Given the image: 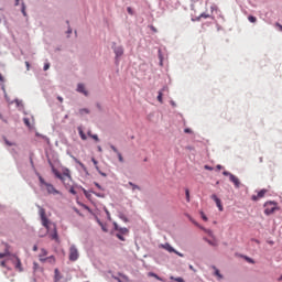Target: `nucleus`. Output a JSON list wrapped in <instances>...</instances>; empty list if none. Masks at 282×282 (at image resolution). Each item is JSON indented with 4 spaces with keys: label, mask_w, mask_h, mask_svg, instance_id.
<instances>
[{
    "label": "nucleus",
    "mask_w": 282,
    "mask_h": 282,
    "mask_svg": "<svg viewBox=\"0 0 282 282\" xmlns=\"http://www.w3.org/2000/svg\"><path fill=\"white\" fill-rule=\"evenodd\" d=\"M78 164H79V166H82V167H84V166H85V164H83L82 162H78Z\"/></svg>",
    "instance_id": "13d9d810"
},
{
    "label": "nucleus",
    "mask_w": 282,
    "mask_h": 282,
    "mask_svg": "<svg viewBox=\"0 0 282 282\" xmlns=\"http://www.w3.org/2000/svg\"><path fill=\"white\" fill-rule=\"evenodd\" d=\"M127 12H128L129 14H133V10L131 9V7H128V8H127Z\"/></svg>",
    "instance_id": "a19ab883"
},
{
    "label": "nucleus",
    "mask_w": 282,
    "mask_h": 282,
    "mask_svg": "<svg viewBox=\"0 0 282 282\" xmlns=\"http://www.w3.org/2000/svg\"><path fill=\"white\" fill-rule=\"evenodd\" d=\"M128 184H129V186L132 187V191H140V186L133 184L132 182H129Z\"/></svg>",
    "instance_id": "aec40b11"
},
{
    "label": "nucleus",
    "mask_w": 282,
    "mask_h": 282,
    "mask_svg": "<svg viewBox=\"0 0 282 282\" xmlns=\"http://www.w3.org/2000/svg\"><path fill=\"white\" fill-rule=\"evenodd\" d=\"M121 279L120 278H115L116 281L118 282H129V278L127 275H122L120 274Z\"/></svg>",
    "instance_id": "4468645a"
},
{
    "label": "nucleus",
    "mask_w": 282,
    "mask_h": 282,
    "mask_svg": "<svg viewBox=\"0 0 282 282\" xmlns=\"http://www.w3.org/2000/svg\"><path fill=\"white\" fill-rule=\"evenodd\" d=\"M279 25V28H280V30H281V32H282V25L281 24H278Z\"/></svg>",
    "instance_id": "e2e57ef3"
},
{
    "label": "nucleus",
    "mask_w": 282,
    "mask_h": 282,
    "mask_svg": "<svg viewBox=\"0 0 282 282\" xmlns=\"http://www.w3.org/2000/svg\"><path fill=\"white\" fill-rule=\"evenodd\" d=\"M57 100H59L61 102H63V97L58 96Z\"/></svg>",
    "instance_id": "3c124183"
},
{
    "label": "nucleus",
    "mask_w": 282,
    "mask_h": 282,
    "mask_svg": "<svg viewBox=\"0 0 282 282\" xmlns=\"http://www.w3.org/2000/svg\"><path fill=\"white\" fill-rule=\"evenodd\" d=\"M37 250H39V246L35 245V246L33 247V252H36Z\"/></svg>",
    "instance_id": "de8ad7c7"
},
{
    "label": "nucleus",
    "mask_w": 282,
    "mask_h": 282,
    "mask_svg": "<svg viewBox=\"0 0 282 282\" xmlns=\"http://www.w3.org/2000/svg\"><path fill=\"white\" fill-rule=\"evenodd\" d=\"M4 143L7 144V147H17V143L9 141L7 138H4Z\"/></svg>",
    "instance_id": "6ab92c4d"
},
{
    "label": "nucleus",
    "mask_w": 282,
    "mask_h": 282,
    "mask_svg": "<svg viewBox=\"0 0 282 282\" xmlns=\"http://www.w3.org/2000/svg\"><path fill=\"white\" fill-rule=\"evenodd\" d=\"M229 182H232L236 188H239V186H241V181H239V177H237L235 174H230Z\"/></svg>",
    "instance_id": "6e6552de"
},
{
    "label": "nucleus",
    "mask_w": 282,
    "mask_h": 282,
    "mask_svg": "<svg viewBox=\"0 0 282 282\" xmlns=\"http://www.w3.org/2000/svg\"><path fill=\"white\" fill-rule=\"evenodd\" d=\"M279 210V205L275 202L264 203V215H274Z\"/></svg>",
    "instance_id": "20e7f679"
},
{
    "label": "nucleus",
    "mask_w": 282,
    "mask_h": 282,
    "mask_svg": "<svg viewBox=\"0 0 282 282\" xmlns=\"http://www.w3.org/2000/svg\"><path fill=\"white\" fill-rule=\"evenodd\" d=\"M278 281H282V275L278 279Z\"/></svg>",
    "instance_id": "338daca9"
},
{
    "label": "nucleus",
    "mask_w": 282,
    "mask_h": 282,
    "mask_svg": "<svg viewBox=\"0 0 282 282\" xmlns=\"http://www.w3.org/2000/svg\"><path fill=\"white\" fill-rule=\"evenodd\" d=\"M216 206H218L220 212L224 210V206L221 205V202L218 205H216Z\"/></svg>",
    "instance_id": "a18cd8bd"
},
{
    "label": "nucleus",
    "mask_w": 282,
    "mask_h": 282,
    "mask_svg": "<svg viewBox=\"0 0 282 282\" xmlns=\"http://www.w3.org/2000/svg\"><path fill=\"white\" fill-rule=\"evenodd\" d=\"M80 116H84V113H89V109L83 108L79 110Z\"/></svg>",
    "instance_id": "b1692460"
},
{
    "label": "nucleus",
    "mask_w": 282,
    "mask_h": 282,
    "mask_svg": "<svg viewBox=\"0 0 282 282\" xmlns=\"http://www.w3.org/2000/svg\"><path fill=\"white\" fill-rule=\"evenodd\" d=\"M189 270H193V265H189Z\"/></svg>",
    "instance_id": "774afa93"
},
{
    "label": "nucleus",
    "mask_w": 282,
    "mask_h": 282,
    "mask_svg": "<svg viewBox=\"0 0 282 282\" xmlns=\"http://www.w3.org/2000/svg\"><path fill=\"white\" fill-rule=\"evenodd\" d=\"M90 138L93 140H95V142H100V139L98 138V134H93V135H90Z\"/></svg>",
    "instance_id": "bb28decb"
},
{
    "label": "nucleus",
    "mask_w": 282,
    "mask_h": 282,
    "mask_svg": "<svg viewBox=\"0 0 282 282\" xmlns=\"http://www.w3.org/2000/svg\"><path fill=\"white\" fill-rule=\"evenodd\" d=\"M215 203H216V205H218L221 203V199L218 198Z\"/></svg>",
    "instance_id": "864d4df0"
},
{
    "label": "nucleus",
    "mask_w": 282,
    "mask_h": 282,
    "mask_svg": "<svg viewBox=\"0 0 282 282\" xmlns=\"http://www.w3.org/2000/svg\"><path fill=\"white\" fill-rule=\"evenodd\" d=\"M223 175H225L226 177H229V180H230V175H232V173H230L228 171H224Z\"/></svg>",
    "instance_id": "473e14b6"
},
{
    "label": "nucleus",
    "mask_w": 282,
    "mask_h": 282,
    "mask_svg": "<svg viewBox=\"0 0 282 282\" xmlns=\"http://www.w3.org/2000/svg\"><path fill=\"white\" fill-rule=\"evenodd\" d=\"M116 237H118L120 241H124V236H122V234L118 232Z\"/></svg>",
    "instance_id": "2f4dec72"
},
{
    "label": "nucleus",
    "mask_w": 282,
    "mask_h": 282,
    "mask_svg": "<svg viewBox=\"0 0 282 282\" xmlns=\"http://www.w3.org/2000/svg\"><path fill=\"white\" fill-rule=\"evenodd\" d=\"M21 0H15V6H19V2H20Z\"/></svg>",
    "instance_id": "bf43d9fd"
},
{
    "label": "nucleus",
    "mask_w": 282,
    "mask_h": 282,
    "mask_svg": "<svg viewBox=\"0 0 282 282\" xmlns=\"http://www.w3.org/2000/svg\"><path fill=\"white\" fill-rule=\"evenodd\" d=\"M91 162L95 164V166H97L98 167V161L96 160V159H91Z\"/></svg>",
    "instance_id": "79ce46f5"
},
{
    "label": "nucleus",
    "mask_w": 282,
    "mask_h": 282,
    "mask_svg": "<svg viewBox=\"0 0 282 282\" xmlns=\"http://www.w3.org/2000/svg\"><path fill=\"white\" fill-rule=\"evenodd\" d=\"M173 252H174L175 254H177L178 257H184V254L181 253L180 251L174 250Z\"/></svg>",
    "instance_id": "37998d69"
},
{
    "label": "nucleus",
    "mask_w": 282,
    "mask_h": 282,
    "mask_svg": "<svg viewBox=\"0 0 282 282\" xmlns=\"http://www.w3.org/2000/svg\"><path fill=\"white\" fill-rule=\"evenodd\" d=\"M214 270H215V275L218 276L219 279H224V275H221V273L219 272V269H216L214 267Z\"/></svg>",
    "instance_id": "412c9836"
},
{
    "label": "nucleus",
    "mask_w": 282,
    "mask_h": 282,
    "mask_svg": "<svg viewBox=\"0 0 282 282\" xmlns=\"http://www.w3.org/2000/svg\"><path fill=\"white\" fill-rule=\"evenodd\" d=\"M265 193H268V189H261L257 195H252V202H259V199H263V197H265Z\"/></svg>",
    "instance_id": "423d86ee"
},
{
    "label": "nucleus",
    "mask_w": 282,
    "mask_h": 282,
    "mask_svg": "<svg viewBox=\"0 0 282 282\" xmlns=\"http://www.w3.org/2000/svg\"><path fill=\"white\" fill-rule=\"evenodd\" d=\"M171 280L172 281H176V282H184V279H182V278H173V276H171Z\"/></svg>",
    "instance_id": "cd10ccee"
},
{
    "label": "nucleus",
    "mask_w": 282,
    "mask_h": 282,
    "mask_svg": "<svg viewBox=\"0 0 282 282\" xmlns=\"http://www.w3.org/2000/svg\"><path fill=\"white\" fill-rule=\"evenodd\" d=\"M207 243H209V246H217V241L207 240Z\"/></svg>",
    "instance_id": "c9c22d12"
},
{
    "label": "nucleus",
    "mask_w": 282,
    "mask_h": 282,
    "mask_svg": "<svg viewBox=\"0 0 282 282\" xmlns=\"http://www.w3.org/2000/svg\"><path fill=\"white\" fill-rule=\"evenodd\" d=\"M13 263L15 265V270H18L19 272H23V267L21 264V259H19L18 257H13Z\"/></svg>",
    "instance_id": "1a4fd4ad"
},
{
    "label": "nucleus",
    "mask_w": 282,
    "mask_h": 282,
    "mask_svg": "<svg viewBox=\"0 0 282 282\" xmlns=\"http://www.w3.org/2000/svg\"><path fill=\"white\" fill-rule=\"evenodd\" d=\"M84 208H86V210H89V207L87 205H84Z\"/></svg>",
    "instance_id": "052dcab7"
},
{
    "label": "nucleus",
    "mask_w": 282,
    "mask_h": 282,
    "mask_svg": "<svg viewBox=\"0 0 282 282\" xmlns=\"http://www.w3.org/2000/svg\"><path fill=\"white\" fill-rule=\"evenodd\" d=\"M149 276H154V279H158L160 281V276H158V274L155 273H149Z\"/></svg>",
    "instance_id": "e433bc0d"
},
{
    "label": "nucleus",
    "mask_w": 282,
    "mask_h": 282,
    "mask_svg": "<svg viewBox=\"0 0 282 282\" xmlns=\"http://www.w3.org/2000/svg\"><path fill=\"white\" fill-rule=\"evenodd\" d=\"M78 133L82 140H87V134H85L83 128H78Z\"/></svg>",
    "instance_id": "dca6fc26"
},
{
    "label": "nucleus",
    "mask_w": 282,
    "mask_h": 282,
    "mask_svg": "<svg viewBox=\"0 0 282 282\" xmlns=\"http://www.w3.org/2000/svg\"><path fill=\"white\" fill-rule=\"evenodd\" d=\"M54 274H55V282L61 281L62 276H61V271H58V269H55Z\"/></svg>",
    "instance_id": "2eb2a0df"
},
{
    "label": "nucleus",
    "mask_w": 282,
    "mask_h": 282,
    "mask_svg": "<svg viewBox=\"0 0 282 282\" xmlns=\"http://www.w3.org/2000/svg\"><path fill=\"white\" fill-rule=\"evenodd\" d=\"M95 186H96L97 188H101L100 184H98V183H95Z\"/></svg>",
    "instance_id": "603ef678"
},
{
    "label": "nucleus",
    "mask_w": 282,
    "mask_h": 282,
    "mask_svg": "<svg viewBox=\"0 0 282 282\" xmlns=\"http://www.w3.org/2000/svg\"><path fill=\"white\" fill-rule=\"evenodd\" d=\"M68 34H72V29H68Z\"/></svg>",
    "instance_id": "0e129e2a"
},
{
    "label": "nucleus",
    "mask_w": 282,
    "mask_h": 282,
    "mask_svg": "<svg viewBox=\"0 0 282 282\" xmlns=\"http://www.w3.org/2000/svg\"><path fill=\"white\" fill-rule=\"evenodd\" d=\"M184 133H193V130H191V128H186V129L184 130Z\"/></svg>",
    "instance_id": "58836bf2"
},
{
    "label": "nucleus",
    "mask_w": 282,
    "mask_h": 282,
    "mask_svg": "<svg viewBox=\"0 0 282 282\" xmlns=\"http://www.w3.org/2000/svg\"><path fill=\"white\" fill-rule=\"evenodd\" d=\"M165 89L166 88H163L162 90H160L159 95H158V100H159V102H161V105H162V102H164V100L162 99V96H163L162 91H164Z\"/></svg>",
    "instance_id": "a211bd4d"
},
{
    "label": "nucleus",
    "mask_w": 282,
    "mask_h": 282,
    "mask_svg": "<svg viewBox=\"0 0 282 282\" xmlns=\"http://www.w3.org/2000/svg\"><path fill=\"white\" fill-rule=\"evenodd\" d=\"M216 169H217L218 171H221V169H224V167H223L221 165H217Z\"/></svg>",
    "instance_id": "8fccbe9b"
},
{
    "label": "nucleus",
    "mask_w": 282,
    "mask_h": 282,
    "mask_svg": "<svg viewBox=\"0 0 282 282\" xmlns=\"http://www.w3.org/2000/svg\"><path fill=\"white\" fill-rule=\"evenodd\" d=\"M185 195H186L187 202H191V192L188 189H185Z\"/></svg>",
    "instance_id": "a878e982"
},
{
    "label": "nucleus",
    "mask_w": 282,
    "mask_h": 282,
    "mask_svg": "<svg viewBox=\"0 0 282 282\" xmlns=\"http://www.w3.org/2000/svg\"><path fill=\"white\" fill-rule=\"evenodd\" d=\"M22 14L24 17H28V13L25 12V4L24 3H22Z\"/></svg>",
    "instance_id": "f704fd0d"
},
{
    "label": "nucleus",
    "mask_w": 282,
    "mask_h": 282,
    "mask_svg": "<svg viewBox=\"0 0 282 282\" xmlns=\"http://www.w3.org/2000/svg\"><path fill=\"white\" fill-rule=\"evenodd\" d=\"M79 257H80V254L78 253V248H76L75 245H72L69 247V251H68L69 261H78Z\"/></svg>",
    "instance_id": "39448f33"
},
{
    "label": "nucleus",
    "mask_w": 282,
    "mask_h": 282,
    "mask_svg": "<svg viewBox=\"0 0 282 282\" xmlns=\"http://www.w3.org/2000/svg\"><path fill=\"white\" fill-rule=\"evenodd\" d=\"M23 122H24V124L26 126V127H29V129H30V119H28V118H24L23 119Z\"/></svg>",
    "instance_id": "c756f323"
},
{
    "label": "nucleus",
    "mask_w": 282,
    "mask_h": 282,
    "mask_svg": "<svg viewBox=\"0 0 282 282\" xmlns=\"http://www.w3.org/2000/svg\"><path fill=\"white\" fill-rule=\"evenodd\" d=\"M50 69V63L44 64V72H47Z\"/></svg>",
    "instance_id": "4c0bfd02"
},
{
    "label": "nucleus",
    "mask_w": 282,
    "mask_h": 282,
    "mask_svg": "<svg viewBox=\"0 0 282 282\" xmlns=\"http://www.w3.org/2000/svg\"><path fill=\"white\" fill-rule=\"evenodd\" d=\"M104 177H107V174H105V173H100Z\"/></svg>",
    "instance_id": "680f3d73"
},
{
    "label": "nucleus",
    "mask_w": 282,
    "mask_h": 282,
    "mask_svg": "<svg viewBox=\"0 0 282 282\" xmlns=\"http://www.w3.org/2000/svg\"><path fill=\"white\" fill-rule=\"evenodd\" d=\"M162 248H164V250H167V252H175V249L169 243L163 245Z\"/></svg>",
    "instance_id": "ddd939ff"
},
{
    "label": "nucleus",
    "mask_w": 282,
    "mask_h": 282,
    "mask_svg": "<svg viewBox=\"0 0 282 282\" xmlns=\"http://www.w3.org/2000/svg\"><path fill=\"white\" fill-rule=\"evenodd\" d=\"M212 199H214L215 202H217L219 199V197H217L215 194L212 195Z\"/></svg>",
    "instance_id": "c03bdc74"
},
{
    "label": "nucleus",
    "mask_w": 282,
    "mask_h": 282,
    "mask_svg": "<svg viewBox=\"0 0 282 282\" xmlns=\"http://www.w3.org/2000/svg\"><path fill=\"white\" fill-rule=\"evenodd\" d=\"M39 214L41 217L42 226L46 228L51 239L53 241H58V230H56V225L52 224L45 214V208L39 206Z\"/></svg>",
    "instance_id": "f03ea898"
},
{
    "label": "nucleus",
    "mask_w": 282,
    "mask_h": 282,
    "mask_svg": "<svg viewBox=\"0 0 282 282\" xmlns=\"http://www.w3.org/2000/svg\"><path fill=\"white\" fill-rule=\"evenodd\" d=\"M0 83H3V76L0 74Z\"/></svg>",
    "instance_id": "5fc2aeb1"
},
{
    "label": "nucleus",
    "mask_w": 282,
    "mask_h": 282,
    "mask_svg": "<svg viewBox=\"0 0 282 282\" xmlns=\"http://www.w3.org/2000/svg\"><path fill=\"white\" fill-rule=\"evenodd\" d=\"M26 69L30 70V62H25Z\"/></svg>",
    "instance_id": "49530a36"
},
{
    "label": "nucleus",
    "mask_w": 282,
    "mask_h": 282,
    "mask_svg": "<svg viewBox=\"0 0 282 282\" xmlns=\"http://www.w3.org/2000/svg\"><path fill=\"white\" fill-rule=\"evenodd\" d=\"M98 151H99V153H102V148L98 147Z\"/></svg>",
    "instance_id": "6e6d98bb"
},
{
    "label": "nucleus",
    "mask_w": 282,
    "mask_h": 282,
    "mask_svg": "<svg viewBox=\"0 0 282 282\" xmlns=\"http://www.w3.org/2000/svg\"><path fill=\"white\" fill-rule=\"evenodd\" d=\"M204 169L205 171H213V167H210V165H205Z\"/></svg>",
    "instance_id": "ea45409f"
},
{
    "label": "nucleus",
    "mask_w": 282,
    "mask_h": 282,
    "mask_svg": "<svg viewBox=\"0 0 282 282\" xmlns=\"http://www.w3.org/2000/svg\"><path fill=\"white\" fill-rule=\"evenodd\" d=\"M0 265H1L2 268H6V261H1V262H0Z\"/></svg>",
    "instance_id": "09e8293b"
},
{
    "label": "nucleus",
    "mask_w": 282,
    "mask_h": 282,
    "mask_svg": "<svg viewBox=\"0 0 282 282\" xmlns=\"http://www.w3.org/2000/svg\"><path fill=\"white\" fill-rule=\"evenodd\" d=\"M87 133H88L89 138H91V135H94V134H91V131H88Z\"/></svg>",
    "instance_id": "4d7b16f0"
},
{
    "label": "nucleus",
    "mask_w": 282,
    "mask_h": 282,
    "mask_svg": "<svg viewBox=\"0 0 282 282\" xmlns=\"http://www.w3.org/2000/svg\"><path fill=\"white\" fill-rule=\"evenodd\" d=\"M77 91L78 94H83L84 96H89V91H87V88H85V84H78Z\"/></svg>",
    "instance_id": "9d476101"
},
{
    "label": "nucleus",
    "mask_w": 282,
    "mask_h": 282,
    "mask_svg": "<svg viewBox=\"0 0 282 282\" xmlns=\"http://www.w3.org/2000/svg\"><path fill=\"white\" fill-rule=\"evenodd\" d=\"M10 254V251H6L3 253H0V259H3L4 257H8Z\"/></svg>",
    "instance_id": "c85d7f7f"
},
{
    "label": "nucleus",
    "mask_w": 282,
    "mask_h": 282,
    "mask_svg": "<svg viewBox=\"0 0 282 282\" xmlns=\"http://www.w3.org/2000/svg\"><path fill=\"white\" fill-rule=\"evenodd\" d=\"M39 181H40V187L42 188V191H46V193H48V195H59L61 194V192H58V189L54 188V185L45 182V178H43V176H39Z\"/></svg>",
    "instance_id": "7ed1b4c3"
},
{
    "label": "nucleus",
    "mask_w": 282,
    "mask_h": 282,
    "mask_svg": "<svg viewBox=\"0 0 282 282\" xmlns=\"http://www.w3.org/2000/svg\"><path fill=\"white\" fill-rule=\"evenodd\" d=\"M119 162H124V158H122V153L117 154Z\"/></svg>",
    "instance_id": "7c9ffc66"
},
{
    "label": "nucleus",
    "mask_w": 282,
    "mask_h": 282,
    "mask_svg": "<svg viewBox=\"0 0 282 282\" xmlns=\"http://www.w3.org/2000/svg\"><path fill=\"white\" fill-rule=\"evenodd\" d=\"M40 260L41 259H45V257H47V250H45V249H41V253H40Z\"/></svg>",
    "instance_id": "f3484780"
},
{
    "label": "nucleus",
    "mask_w": 282,
    "mask_h": 282,
    "mask_svg": "<svg viewBox=\"0 0 282 282\" xmlns=\"http://www.w3.org/2000/svg\"><path fill=\"white\" fill-rule=\"evenodd\" d=\"M41 263H56V258H54V256H51V257H46V258H41L40 259Z\"/></svg>",
    "instance_id": "9b49d317"
},
{
    "label": "nucleus",
    "mask_w": 282,
    "mask_h": 282,
    "mask_svg": "<svg viewBox=\"0 0 282 282\" xmlns=\"http://www.w3.org/2000/svg\"><path fill=\"white\" fill-rule=\"evenodd\" d=\"M52 173L55 175V177H57V180H61L65 188H68L72 195H76V189H74V186L72 185V172L69 169L65 167L61 173L55 167H52Z\"/></svg>",
    "instance_id": "f257e3e1"
},
{
    "label": "nucleus",
    "mask_w": 282,
    "mask_h": 282,
    "mask_svg": "<svg viewBox=\"0 0 282 282\" xmlns=\"http://www.w3.org/2000/svg\"><path fill=\"white\" fill-rule=\"evenodd\" d=\"M115 230H117L121 235H129V229L127 227H119L118 224L115 223Z\"/></svg>",
    "instance_id": "f8f14e48"
},
{
    "label": "nucleus",
    "mask_w": 282,
    "mask_h": 282,
    "mask_svg": "<svg viewBox=\"0 0 282 282\" xmlns=\"http://www.w3.org/2000/svg\"><path fill=\"white\" fill-rule=\"evenodd\" d=\"M199 19H210V14L208 13H202L199 17H198V21Z\"/></svg>",
    "instance_id": "4be33fe9"
},
{
    "label": "nucleus",
    "mask_w": 282,
    "mask_h": 282,
    "mask_svg": "<svg viewBox=\"0 0 282 282\" xmlns=\"http://www.w3.org/2000/svg\"><path fill=\"white\" fill-rule=\"evenodd\" d=\"M117 58H120V56H122V54H124V48L122 46H117L115 44V46L112 47Z\"/></svg>",
    "instance_id": "0eeeda50"
},
{
    "label": "nucleus",
    "mask_w": 282,
    "mask_h": 282,
    "mask_svg": "<svg viewBox=\"0 0 282 282\" xmlns=\"http://www.w3.org/2000/svg\"><path fill=\"white\" fill-rule=\"evenodd\" d=\"M200 216L204 221H208V217H206V214H204V212L200 213Z\"/></svg>",
    "instance_id": "72a5a7b5"
},
{
    "label": "nucleus",
    "mask_w": 282,
    "mask_h": 282,
    "mask_svg": "<svg viewBox=\"0 0 282 282\" xmlns=\"http://www.w3.org/2000/svg\"><path fill=\"white\" fill-rule=\"evenodd\" d=\"M110 149L113 151V153H116V154H119L120 153V151H118V148L117 147H115V145H110Z\"/></svg>",
    "instance_id": "393cba45"
},
{
    "label": "nucleus",
    "mask_w": 282,
    "mask_h": 282,
    "mask_svg": "<svg viewBox=\"0 0 282 282\" xmlns=\"http://www.w3.org/2000/svg\"><path fill=\"white\" fill-rule=\"evenodd\" d=\"M31 164H32V166H34V161H32V159H31Z\"/></svg>",
    "instance_id": "69168bd1"
},
{
    "label": "nucleus",
    "mask_w": 282,
    "mask_h": 282,
    "mask_svg": "<svg viewBox=\"0 0 282 282\" xmlns=\"http://www.w3.org/2000/svg\"><path fill=\"white\" fill-rule=\"evenodd\" d=\"M248 21H250V23H257V19L254 18V15H249Z\"/></svg>",
    "instance_id": "5701e85b"
}]
</instances>
